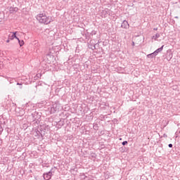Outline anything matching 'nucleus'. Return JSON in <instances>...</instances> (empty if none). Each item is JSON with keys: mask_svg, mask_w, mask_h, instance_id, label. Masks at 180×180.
I'll return each mask as SVG.
<instances>
[{"mask_svg": "<svg viewBox=\"0 0 180 180\" xmlns=\"http://www.w3.org/2000/svg\"><path fill=\"white\" fill-rule=\"evenodd\" d=\"M8 11L10 13H13V12H18V7L11 6L9 7Z\"/></svg>", "mask_w": 180, "mask_h": 180, "instance_id": "8", "label": "nucleus"}, {"mask_svg": "<svg viewBox=\"0 0 180 180\" xmlns=\"http://www.w3.org/2000/svg\"><path fill=\"white\" fill-rule=\"evenodd\" d=\"M60 109H61L60 104L55 103L51 106L49 112L51 115H53V113H56V112H60Z\"/></svg>", "mask_w": 180, "mask_h": 180, "instance_id": "4", "label": "nucleus"}, {"mask_svg": "<svg viewBox=\"0 0 180 180\" xmlns=\"http://www.w3.org/2000/svg\"><path fill=\"white\" fill-rule=\"evenodd\" d=\"M37 20H38L39 23H44V25H49V23L51 22V20L44 13L38 14L37 15Z\"/></svg>", "mask_w": 180, "mask_h": 180, "instance_id": "1", "label": "nucleus"}, {"mask_svg": "<svg viewBox=\"0 0 180 180\" xmlns=\"http://www.w3.org/2000/svg\"><path fill=\"white\" fill-rule=\"evenodd\" d=\"M168 147H169V148H172V147H173L172 143H169V144L168 145Z\"/></svg>", "mask_w": 180, "mask_h": 180, "instance_id": "21", "label": "nucleus"}, {"mask_svg": "<svg viewBox=\"0 0 180 180\" xmlns=\"http://www.w3.org/2000/svg\"><path fill=\"white\" fill-rule=\"evenodd\" d=\"M160 37V34H156L155 36L152 37V39H154V40H157Z\"/></svg>", "mask_w": 180, "mask_h": 180, "instance_id": "14", "label": "nucleus"}, {"mask_svg": "<svg viewBox=\"0 0 180 180\" xmlns=\"http://www.w3.org/2000/svg\"><path fill=\"white\" fill-rule=\"evenodd\" d=\"M40 77H41V74H37L34 77V79H38V78H40Z\"/></svg>", "mask_w": 180, "mask_h": 180, "instance_id": "15", "label": "nucleus"}, {"mask_svg": "<svg viewBox=\"0 0 180 180\" xmlns=\"http://www.w3.org/2000/svg\"><path fill=\"white\" fill-rule=\"evenodd\" d=\"M91 34V36L96 34V31H92Z\"/></svg>", "mask_w": 180, "mask_h": 180, "instance_id": "19", "label": "nucleus"}, {"mask_svg": "<svg viewBox=\"0 0 180 180\" xmlns=\"http://www.w3.org/2000/svg\"><path fill=\"white\" fill-rule=\"evenodd\" d=\"M153 30H158V27H155V28H153Z\"/></svg>", "mask_w": 180, "mask_h": 180, "instance_id": "26", "label": "nucleus"}, {"mask_svg": "<svg viewBox=\"0 0 180 180\" xmlns=\"http://www.w3.org/2000/svg\"><path fill=\"white\" fill-rule=\"evenodd\" d=\"M94 49H96V46H94Z\"/></svg>", "mask_w": 180, "mask_h": 180, "instance_id": "30", "label": "nucleus"}, {"mask_svg": "<svg viewBox=\"0 0 180 180\" xmlns=\"http://www.w3.org/2000/svg\"><path fill=\"white\" fill-rule=\"evenodd\" d=\"M129 22L126 20H124L121 25V27L123 29H129Z\"/></svg>", "mask_w": 180, "mask_h": 180, "instance_id": "6", "label": "nucleus"}, {"mask_svg": "<svg viewBox=\"0 0 180 180\" xmlns=\"http://www.w3.org/2000/svg\"><path fill=\"white\" fill-rule=\"evenodd\" d=\"M72 171H75V172H77L78 170L77 169V168H74V169H72Z\"/></svg>", "mask_w": 180, "mask_h": 180, "instance_id": "22", "label": "nucleus"}, {"mask_svg": "<svg viewBox=\"0 0 180 180\" xmlns=\"http://www.w3.org/2000/svg\"><path fill=\"white\" fill-rule=\"evenodd\" d=\"M122 146H126V145L128 144V142H127V141H123V142L122 143Z\"/></svg>", "mask_w": 180, "mask_h": 180, "instance_id": "17", "label": "nucleus"}, {"mask_svg": "<svg viewBox=\"0 0 180 180\" xmlns=\"http://www.w3.org/2000/svg\"><path fill=\"white\" fill-rule=\"evenodd\" d=\"M169 58H167L168 61L171 60V58H172V54H169Z\"/></svg>", "mask_w": 180, "mask_h": 180, "instance_id": "18", "label": "nucleus"}, {"mask_svg": "<svg viewBox=\"0 0 180 180\" xmlns=\"http://www.w3.org/2000/svg\"><path fill=\"white\" fill-rule=\"evenodd\" d=\"M0 122H1V124L2 126H5V124H6V123H8V120L4 119V118L2 117L1 119L0 118Z\"/></svg>", "mask_w": 180, "mask_h": 180, "instance_id": "10", "label": "nucleus"}, {"mask_svg": "<svg viewBox=\"0 0 180 180\" xmlns=\"http://www.w3.org/2000/svg\"><path fill=\"white\" fill-rule=\"evenodd\" d=\"M17 85H20V89H22V83L18 82Z\"/></svg>", "mask_w": 180, "mask_h": 180, "instance_id": "20", "label": "nucleus"}, {"mask_svg": "<svg viewBox=\"0 0 180 180\" xmlns=\"http://www.w3.org/2000/svg\"><path fill=\"white\" fill-rule=\"evenodd\" d=\"M58 127L59 129H60V127H63V126H64V121L59 122L58 124Z\"/></svg>", "mask_w": 180, "mask_h": 180, "instance_id": "13", "label": "nucleus"}, {"mask_svg": "<svg viewBox=\"0 0 180 180\" xmlns=\"http://www.w3.org/2000/svg\"><path fill=\"white\" fill-rule=\"evenodd\" d=\"M162 50H164V45H162L160 48L156 49L154 53L156 56L158 55V53H161V51H162Z\"/></svg>", "mask_w": 180, "mask_h": 180, "instance_id": "9", "label": "nucleus"}, {"mask_svg": "<svg viewBox=\"0 0 180 180\" xmlns=\"http://www.w3.org/2000/svg\"><path fill=\"white\" fill-rule=\"evenodd\" d=\"M18 44H20V47H22L25 44V41L23 40L18 39Z\"/></svg>", "mask_w": 180, "mask_h": 180, "instance_id": "12", "label": "nucleus"}, {"mask_svg": "<svg viewBox=\"0 0 180 180\" xmlns=\"http://www.w3.org/2000/svg\"><path fill=\"white\" fill-rule=\"evenodd\" d=\"M132 46H134V41H132Z\"/></svg>", "mask_w": 180, "mask_h": 180, "instance_id": "29", "label": "nucleus"}, {"mask_svg": "<svg viewBox=\"0 0 180 180\" xmlns=\"http://www.w3.org/2000/svg\"><path fill=\"white\" fill-rule=\"evenodd\" d=\"M41 84H42L41 82H38V86L41 85Z\"/></svg>", "mask_w": 180, "mask_h": 180, "instance_id": "25", "label": "nucleus"}, {"mask_svg": "<svg viewBox=\"0 0 180 180\" xmlns=\"http://www.w3.org/2000/svg\"><path fill=\"white\" fill-rule=\"evenodd\" d=\"M10 40H11V39L8 38V39L6 40V43H9Z\"/></svg>", "mask_w": 180, "mask_h": 180, "instance_id": "24", "label": "nucleus"}, {"mask_svg": "<svg viewBox=\"0 0 180 180\" xmlns=\"http://www.w3.org/2000/svg\"><path fill=\"white\" fill-rule=\"evenodd\" d=\"M32 116L34 124L39 125V124L40 123V119L41 117V112L34 111L32 113Z\"/></svg>", "mask_w": 180, "mask_h": 180, "instance_id": "2", "label": "nucleus"}, {"mask_svg": "<svg viewBox=\"0 0 180 180\" xmlns=\"http://www.w3.org/2000/svg\"><path fill=\"white\" fill-rule=\"evenodd\" d=\"M95 155H96V154L94 153L93 155H92V157H93V158H95Z\"/></svg>", "mask_w": 180, "mask_h": 180, "instance_id": "28", "label": "nucleus"}, {"mask_svg": "<svg viewBox=\"0 0 180 180\" xmlns=\"http://www.w3.org/2000/svg\"><path fill=\"white\" fill-rule=\"evenodd\" d=\"M56 169H57V168L54 167H52L49 172L44 173L43 174L44 179V180L51 179V176H53V174L56 172Z\"/></svg>", "mask_w": 180, "mask_h": 180, "instance_id": "3", "label": "nucleus"}, {"mask_svg": "<svg viewBox=\"0 0 180 180\" xmlns=\"http://www.w3.org/2000/svg\"><path fill=\"white\" fill-rule=\"evenodd\" d=\"M174 18L175 19H179V17L178 16H175Z\"/></svg>", "mask_w": 180, "mask_h": 180, "instance_id": "27", "label": "nucleus"}, {"mask_svg": "<svg viewBox=\"0 0 180 180\" xmlns=\"http://www.w3.org/2000/svg\"><path fill=\"white\" fill-rule=\"evenodd\" d=\"M44 134H46V129H41L40 128H38L37 129H35V132L34 133V135L35 137H44Z\"/></svg>", "mask_w": 180, "mask_h": 180, "instance_id": "5", "label": "nucleus"}, {"mask_svg": "<svg viewBox=\"0 0 180 180\" xmlns=\"http://www.w3.org/2000/svg\"><path fill=\"white\" fill-rule=\"evenodd\" d=\"M93 127L94 130H98V124H95Z\"/></svg>", "mask_w": 180, "mask_h": 180, "instance_id": "16", "label": "nucleus"}, {"mask_svg": "<svg viewBox=\"0 0 180 180\" xmlns=\"http://www.w3.org/2000/svg\"><path fill=\"white\" fill-rule=\"evenodd\" d=\"M163 137H168V136L166 134H164Z\"/></svg>", "mask_w": 180, "mask_h": 180, "instance_id": "23", "label": "nucleus"}, {"mask_svg": "<svg viewBox=\"0 0 180 180\" xmlns=\"http://www.w3.org/2000/svg\"><path fill=\"white\" fill-rule=\"evenodd\" d=\"M157 55L155 54V52H153L152 53L148 54L147 57L148 58H154Z\"/></svg>", "mask_w": 180, "mask_h": 180, "instance_id": "11", "label": "nucleus"}, {"mask_svg": "<svg viewBox=\"0 0 180 180\" xmlns=\"http://www.w3.org/2000/svg\"><path fill=\"white\" fill-rule=\"evenodd\" d=\"M8 39H10V40H13V39H16L17 40H19V37H18L17 36H16V32H13V34H9L8 35Z\"/></svg>", "mask_w": 180, "mask_h": 180, "instance_id": "7", "label": "nucleus"}]
</instances>
